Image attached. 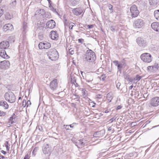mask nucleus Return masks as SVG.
I'll list each match as a JSON object with an SVG mask.
<instances>
[{
	"label": "nucleus",
	"instance_id": "nucleus-53",
	"mask_svg": "<svg viewBox=\"0 0 159 159\" xmlns=\"http://www.w3.org/2000/svg\"><path fill=\"white\" fill-rule=\"evenodd\" d=\"M120 85H121L120 83L119 82H118L116 85L117 88L118 89H119V87H120Z\"/></svg>",
	"mask_w": 159,
	"mask_h": 159
},
{
	"label": "nucleus",
	"instance_id": "nucleus-25",
	"mask_svg": "<svg viewBox=\"0 0 159 159\" xmlns=\"http://www.w3.org/2000/svg\"><path fill=\"white\" fill-rule=\"evenodd\" d=\"M152 71H156L159 69V64L158 63H156L153 66H152Z\"/></svg>",
	"mask_w": 159,
	"mask_h": 159
},
{
	"label": "nucleus",
	"instance_id": "nucleus-28",
	"mask_svg": "<svg viewBox=\"0 0 159 159\" xmlns=\"http://www.w3.org/2000/svg\"><path fill=\"white\" fill-rule=\"evenodd\" d=\"M107 98L109 102H110L112 99V97L111 96V94L110 93L107 94Z\"/></svg>",
	"mask_w": 159,
	"mask_h": 159
},
{
	"label": "nucleus",
	"instance_id": "nucleus-36",
	"mask_svg": "<svg viewBox=\"0 0 159 159\" xmlns=\"http://www.w3.org/2000/svg\"><path fill=\"white\" fill-rule=\"evenodd\" d=\"M123 65L121 64H118L117 66V69L119 71H121V68L122 67Z\"/></svg>",
	"mask_w": 159,
	"mask_h": 159
},
{
	"label": "nucleus",
	"instance_id": "nucleus-5",
	"mask_svg": "<svg viewBox=\"0 0 159 159\" xmlns=\"http://www.w3.org/2000/svg\"><path fill=\"white\" fill-rule=\"evenodd\" d=\"M142 60L145 62L150 63L152 60L151 55L148 53H144L142 54L140 57Z\"/></svg>",
	"mask_w": 159,
	"mask_h": 159
},
{
	"label": "nucleus",
	"instance_id": "nucleus-64",
	"mask_svg": "<svg viewBox=\"0 0 159 159\" xmlns=\"http://www.w3.org/2000/svg\"><path fill=\"white\" fill-rule=\"evenodd\" d=\"M104 112L105 113H107L109 112V111H108V110H106Z\"/></svg>",
	"mask_w": 159,
	"mask_h": 159
},
{
	"label": "nucleus",
	"instance_id": "nucleus-13",
	"mask_svg": "<svg viewBox=\"0 0 159 159\" xmlns=\"http://www.w3.org/2000/svg\"><path fill=\"white\" fill-rule=\"evenodd\" d=\"M9 46V42L7 41H2L0 43V48L2 49H6Z\"/></svg>",
	"mask_w": 159,
	"mask_h": 159
},
{
	"label": "nucleus",
	"instance_id": "nucleus-57",
	"mask_svg": "<svg viewBox=\"0 0 159 159\" xmlns=\"http://www.w3.org/2000/svg\"><path fill=\"white\" fill-rule=\"evenodd\" d=\"M8 141H6V142H5V146H7L8 145Z\"/></svg>",
	"mask_w": 159,
	"mask_h": 159
},
{
	"label": "nucleus",
	"instance_id": "nucleus-19",
	"mask_svg": "<svg viewBox=\"0 0 159 159\" xmlns=\"http://www.w3.org/2000/svg\"><path fill=\"white\" fill-rule=\"evenodd\" d=\"M152 28L156 31L159 32V23L154 22L151 25Z\"/></svg>",
	"mask_w": 159,
	"mask_h": 159
},
{
	"label": "nucleus",
	"instance_id": "nucleus-34",
	"mask_svg": "<svg viewBox=\"0 0 159 159\" xmlns=\"http://www.w3.org/2000/svg\"><path fill=\"white\" fill-rule=\"evenodd\" d=\"M142 78V76L137 75L134 79V80H137V81H139Z\"/></svg>",
	"mask_w": 159,
	"mask_h": 159
},
{
	"label": "nucleus",
	"instance_id": "nucleus-43",
	"mask_svg": "<svg viewBox=\"0 0 159 159\" xmlns=\"http://www.w3.org/2000/svg\"><path fill=\"white\" fill-rule=\"evenodd\" d=\"M31 104V102L30 100L27 101L26 102V107H28L29 106H30Z\"/></svg>",
	"mask_w": 159,
	"mask_h": 159
},
{
	"label": "nucleus",
	"instance_id": "nucleus-37",
	"mask_svg": "<svg viewBox=\"0 0 159 159\" xmlns=\"http://www.w3.org/2000/svg\"><path fill=\"white\" fill-rule=\"evenodd\" d=\"M82 93H83V97L85 98L87 97V95L86 94V90L85 89H83L82 90Z\"/></svg>",
	"mask_w": 159,
	"mask_h": 159
},
{
	"label": "nucleus",
	"instance_id": "nucleus-8",
	"mask_svg": "<svg viewBox=\"0 0 159 159\" xmlns=\"http://www.w3.org/2000/svg\"><path fill=\"white\" fill-rule=\"evenodd\" d=\"M51 46V43L46 41L40 42L38 45L39 48L41 49H48L50 48Z\"/></svg>",
	"mask_w": 159,
	"mask_h": 159
},
{
	"label": "nucleus",
	"instance_id": "nucleus-44",
	"mask_svg": "<svg viewBox=\"0 0 159 159\" xmlns=\"http://www.w3.org/2000/svg\"><path fill=\"white\" fill-rule=\"evenodd\" d=\"M152 66H149L147 67V70H151L152 71Z\"/></svg>",
	"mask_w": 159,
	"mask_h": 159
},
{
	"label": "nucleus",
	"instance_id": "nucleus-40",
	"mask_svg": "<svg viewBox=\"0 0 159 159\" xmlns=\"http://www.w3.org/2000/svg\"><path fill=\"white\" fill-rule=\"evenodd\" d=\"M22 106L25 107L26 105V101L25 100H23L22 101Z\"/></svg>",
	"mask_w": 159,
	"mask_h": 159
},
{
	"label": "nucleus",
	"instance_id": "nucleus-16",
	"mask_svg": "<svg viewBox=\"0 0 159 159\" xmlns=\"http://www.w3.org/2000/svg\"><path fill=\"white\" fill-rule=\"evenodd\" d=\"M4 31H6L8 30L12 31L13 29V25L11 24L5 25L3 27Z\"/></svg>",
	"mask_w": 159,
	"mask_h": 159
},
{
	"label": "nucleus",
	"instance_id": "nucleus-3",
	"mask_svg": "<svg viewBox=\"0 0 159 159\" xmlns=\"http://www.w3.org/2000/svg\"><path fill=\"white\" fill-rule=\"evenodd\" d=\"M4 97L6 101L11 103L15 102L16 99L15 95L11 91L6 93L4 95Z\"/></svg>",
	"mask_w": 159,
	"mask_h": 159
},
{
	"label": "nucleus",
	"instance_id": "nucleus-7",
	"mask_svg": "<svg viewBox=\"0 0 159 159\" xmlns=\"http://www.w3.org/2000/svg\"><path fill=\"white\" fill-rule=\"evenodd\" d=\"M144 25L143 20L142 19H138L134 21L133 26L135 28H140L143 27Z\"/></svg>",
	"mask_w": 159,
	"mask_h": 159
},
{
	"label": "nucleus",
	"instance_id": "nucleus-39",
	"mask_svg": "<svg viewBox=\"0 0 159 159\" xmlns=\"http://www.w3.org/2000/svg\"><path fill=\"white\" fill-rule=\"evenodd\" d=\"M6 114V112L0 110V116H4Z\"/></svg>",
	"mask_w": 159,
	"mask_h": 159
},
{
	"label": "nucleus",
	"instance_id": "nucleus-9",
	"mask_svg": "<svg viewBox=\"0 0 159 159\" xmlns=\"http://www.w3.org/2000/svg\"><path fill=\"white\" fill-rule=\"evenodd\" d=\"M9 61L7 60H4L0 62V67L2 69H8L10 66Z\"/></svg>",
	"mask_w": 159,
	"mask_h": 159
},
{
	"label": "nucleus",
	"instance_id": "nucleus-41",
	"mask_svg": "<svg viewBox=\"0 0 159 159\" xmlns=\"http://www.w3.org/2000/svg\"><path fill=\"white\" fill-rule=\"evenodd\" d=\"M69 52L70 53V54L71 55H73L74 53V51L72 48H71L69 49Z\"/></svg>",
	"mask_w": 159,
	"mask_h": 159
},
{
	"label": "nucleus",
	"instance_id": "nucleus-4",
	"mask_svg": "<svg viewBox=\"0 0 159 159\" xmlns=\"http://www.w3.org/2000/svg\"><path fill=\"white\" fill-rule=\"evenodd\" d=\"M136 42L140 47L144 48L148 45V41L146 39L139 37L136 39Z\"/></svg>",
	"mask_w": 159,
	"mask_h": 159
},
{
	"label": "nucleus",
	"instance_id": "nucleus-42",
	"mask_svg": "<svg viewBox=\"0 0 159 159\" xmlns=\"http://www.w3.org/2000/svg\"><path fill=\"white\" fill-rule=\"evenodd\" d=\"M16 4V1L14 0L11 3L10 5L12 6H15Z\"/></svg>",
	"mask_w": 159,
	"mask_h": 159
},
{
	"label": "nucleus",
	"instance_id": "nucleus-52",
	"mask_svg": "<svg viewBox=\"0 0 159 159\" xmlns=\"http://www.w3.org/2000/svg\"><path fill=\"white\" fill-rule=\"evenodd\" d=\"M78 2V1H76V0H73L72 2H71V4L73 5H75V4H76V2Z\"/></svg>",
	"mask_w": 159,
	"mask_h": 159
},
{
	"label": "nucleus",
	"instance_id": "nucleus-51",
	"mask_svg": "<svg viewBox=\"0 0 159 159\" xmlns=\"http://www.w3.org/2000/svg\"><path fill=\"white\" fill-rule=\"evenodd\" d=\"M76 124L75 123H74L71 125H69L70 127L71 128H73L74 127V125Z\"/></svg>",
	"mask_w": 159,
	"mask_h": 159
},
{
	"label": "nucleus",
	"instance_id": "nucleus-63",
	"mask_svg": "<svg viewBox=\"0 0 159 159\" xmlns=\"http://www.w3.org/2000/svg\"><path fill=\"white\" fill-rule=\"evenodd\" d=\"M48 1V3H49V6H50V4H51V1L50 0H47Z\"/></svg>",
	"mask_w": 159,
	"mask_h": 159
},
{
	"label": "nucleus",
	"instance_id": "nucleus-46",
	"mask_svg": "<svg viewBox=\"0 0 159 159\" xmlns=\"http://www.w3.org/2000/svg\"><path fill=\"white\" fill-rule=\"evenodd\" d=\"M116 119V117H113L109 121H110L111 123H112L113 121L115 120Z\"/></svg>",
	"mask_w": 159,
	"mask_h": 159
},
{
	"label": "nucleus",
	"instance_id": "nucleus-11",
	"mask_svg": "<svg viewBox=\"0 0 159 159\" xmlns=\"http://www.w3.org/2000/svg\"><path fill=\"white\" fill-rule=\"evenodd\" d=\"M58 87L57 80L54 79L51 81L50 83L49 87L52 90H54L57 88Z\"/></svg>",
	"mask_w": 159,
	"mask_h": 159
},
{
	"label": "nucleus",
	"instance_id": "nucleus-56",
	"mask_svg": "<svg viewBox=\"0 0 159 159\" xmlns=\"http://www.w3.org/2000/svg\"><path fill=\"white\" fill-rule=\"evenodd\" d=\"M1 152L2 153V154H4V155L6 154V152L5 151H4V150H2L1 151Z\"/></svg>",
	"mask_w": 159,
	"mask_h": 159
},
{
	"label": "nucleus",
	"instance_id": "nucleus-38",
	"mask_svg": "<svg viewBox=\"0 0 159 159\" xmlns=\"http://www.w3.org/2000/svg\"><path fill=\"white\" fill-rule=\"evenodd\" d=\"M4 10L2 8L0 7V17H1L3 14Z\"/></svg>",
	"mask_w": 159,
	"mask_h": 159
},
{
	"label": "nucleus",
	"instance_id": "nucleus-33",
	"mask_svg": "<svg viewBox=\"0 0 159 159\" xmlns=\"http://www.w3.org/2000/svg\"><path fill=\"white\" fill-rule=\"evenodd\" d=\"M75 26V24L72 22H70L69 24V28L71 30H72L73 27Z\"/></svg>",
	"mask_w": 159,
	"mask_h": 159
},
{
	"label": "nucleus",
	"instance_id": "nucleus-45",
	"mask_svg": "<svg viewBox=\"0 0 159 159\" xmlns=\"http://www.w3.org/2000/svg\"><path fill=\"white\" fill-rule=\"evenodd\" d=\"M122 107V106L121 105H119L118 106L116 107V110H118L121 109Z\"/></svg>",
	"mask_w": 159,
	"mask_h": 159
},
{
	"label": "nucleus",
	"instance_id": "nucleus-59",
	"mask_svg": "<svg viewBox=\"0 0 159 159\" xmlns=\"http://www.w3.org/2000/svg\"><path fill=\"white\" fill-rule=\"evenodd\" d=\"M101 95H97L96 96V98H101Z\"/></svg>",
	"mask_w": 159,
	"mask_h": 159
},
{
	"label": "nucleus",
	"instance_id": "nucleus-14",
	"mask_svg": "<svg viewBox=\"0 0 159 159\" xmlns=\"http://www.w3.org/2000/svg\"><path fill=\"white\" fill-rule=\"evenodd\" d=\"M83 10L80 7L74 8L72 10L73 13L76 16L80 15L83 12Z\"/></svg>",
	"mask_w": 159,
	"mask_h": 159
},
{
	"label": "nucleus",
	"instance_id": "nucleus-35",
	"mask_svg": "<svg viewBox=\"0 0 159 159\" xmlns=\"http://www.w3.org/2000/svg\"><path fill=\"white\" fill-rule=\"evenodd\" d=\"M108 7L109 9L110 10V13H111L112 12V6L111 4H109L108 5Z\"/></svg>",
	"mask_w": 159,
	"mask_h": 159
},
{
	"label": "nucleus",
	"instance_id": "nucleus-26",
	"mask_svg": "<svg viewBox=\"0 0 159 159\" xmlns=\"http://www.w3.org/2000/svg\"><path fill=\"white\" fill-rule=\"evenodd\" d=\"M111 30L113 32L115 31H117L118 30V25H112L110 27Z\"/></svg>",
	"mask_w": 159,
	"mask_h": 159
},
{
	"label": "nucleus",
	"instance_id": "nucleus-54",
	"mask_svg": "<svg viewBox=\"0 0 159 159\" xmlns=\"http://www.w3.org/2000/svg\"><path fill=\"white\" fill-rule=\"evenodd\" d=\"M38 149V147H35L33 150L32 153H34V152H36Z\"/></svg>",
	"mask_w": 159,
	"mask_h": 159
},
{
	"label": "nucleus",
	"instance_id": "nucleus-27",
	"mask_svg": "<svg viewBox=\"0 0 159 159\" xmlns=\"http://www.w3.org/2000/svg\"><path fill=\"white\" fill-rule=\"evenodd\" d=\"M154 15L156 19L158 20H159V10L154 11Z\"/></svg>",
	"mask_w": 159,
	"mask_h": 159
},
{
	"label": "nucleus",
	"instance_id": "nucleus-24",
	"mask_svg": "<svg viewBox=\"0 0 159 159\" xmlns=\"http://www.w3.org/2000/svg\"><path fill=\"white\" fill-rule=\"evenodd\" d=\"M150 5L155 6L159 2V0H149Z\"/></svg>",
	"mask_w": 159,
	"mask_h": 159
},
{
	"label": "nucleus",
	"instance_id": "nucleus-55",
	"mask_svg": "<svg viewBox=\"0 0 159 159\" xmlns=\"http://www.w3.org/2000/svg\"><path fill=\"white\" fill-rule=\"evenodd\" d=\"M87 27L89 29L92 28L93 27V25H87Z\"/></svg>",
	"mask_w": 159,
	"mask_h": 159
},
{
	"label": "nucleus",
	"instance_id": "nucleus-31",
	"mask_svg": "<svg viewBox=\"0 0 159 159\" xmlns=\"http://www.w3.org/2000/svg\"><path fill=\"white\" fill-rule=\"evenodd\" d=\"M124 78L126 80L128 81H129L130 82L132 81V80L131 78L130 77L129 75H124Z\"/></svg>",
	"mask_w": 159,
	"mask_h": 159
},
{
	"label": "nucleus",
	"instance_id": "nucleus-12",
	"mask_svg": "<svg viewBox=\"0 0 159 159\" xmlns=\"http://www.w3.org/2000/svg\"><path fill=\"white\" fill-rule=\"evenodd\" d=\"M50 37L52 40H57L58 38V34L56 31H52L50 34Z\"/></svg>",
	"mask_w": 159,
	"mask_h": 159
},
{
	"label": "nucleus",
	"instance_id": "nucleus-62",
	"mask_svg": "<svg viewBox=\"0 0 159 159\" xmlns=\"http://www.w3.org/2000/svg\"><path fill=\"white\" fill-rule=\"evenodd\" d=\"M133 86L132 85L130 86L129 87V90L131 89H132V88H133Z\"/></svg>",
	"mask_w": 159,
	"mask_h": 159
},
{
	"label": "nucleus",
	"instance_id": "nucleus-30",
	"mask_svg": "<svg viewBox=\"0 0 159 159\" xmlns=\"http://www.w3.org/2000/svg\"><path fill=\"white\" fill-rule=\"evenodd\" d=\"M73 99L74 100H76L77 101H79L80 98V96L76 94H73L72 96Z\"/></svg>",
	"mask_w": 159,
	"mask_h": 159
},
{
	"label": "nucleus",
	"instance_id": "nucleus-17",
	"mask_svg": "<svg viewBox=\"0 0 159 159\" xmlns=\"http://www.w3.org/2000/svg\"><path fill=\"white\" fill-rule=\"evenodd\" d=\"M83 139L78 140L75 142V145L78 148H80L84 145L85 143L83 142Z\"/></svg>",
	"mask_w": 159,
	"mask_h": 159
},
{
	"label": "nucleus",
	"instance_id": "nucleus-48",
	"mask_svg": "<svg viewBox=\"0 0 159 159\" xmlns=\"http://www.w3.org/2000/svg\"><path fill=\"white\" fill-rule=\"evenodd\" d=\"M30 157L29 156V155L27 154L25 156L24 159H30Z\"/></svg>",
	"mask_w": 159,
	"mask_h": 159
},
{
	"label": "nucleus",
	"instance_id": "nucleus-23",
	"mask_svg": "<svg viewBox=\"0 0 159 159\" xmlns=\"http://www.w3.org/2000/svg\"><path fill=\"white\" fill-rule=\"evenodd\" d=\"M49 148L48 146V145L47 144L45 146H44L43 148V153L45 154H48L49 152Z\"/></svg>",
	"mask_w": 159,
	"mask_h": 159
},
{
	"label": "nucleus",
	"instance_id": "nucleus-20",
	"mask_svg": "<svg viewBox=\"0 0 159 159\" xmlns=\"http://www.w3.org/2000/svg\"><path fill=\"white\" fill-rule=\"evenodd\" d=\"M0 56L4 59H8L9 58V57L7 54L4 50H1L0 52Z\"/></svg>",
	"mask_w": 159,
	"mask_h": 159
},
{
	"label": "nucleus",
	"instance_id": "nucleus-15",
	"mask_svg": "<svg viewBox=\"0 0 159 159\" xmlns=\"http://www.w3.org/2000/svg\"><path fill=\"white\" fill-rule=\"evenodd\" d=\"M46 25L47 28L53 29L55 26V22L53 20H51L47 22Z\"/></svg>",
	"mask_w": 159,
	"mask_h": 159
},
{
	"label": "nucleus",
	"instance_id": "nucleus-22",
	"mask_svg": "<svg viewBox=\"0 0 159 159\" xmlns=\"http://www.w3.org/2000/svg\"><path fill=\"white\" fill-rule=\"evenodd\" d=\"M16 116L14 113H13L11 117L8 119V123L12 124L15 122Z\"/></svg>",
	"mask_w": 159,
	"mask_h": 159
},
{
	"label": "nucleus",
	"instance_id": "nucleus-2",
	"mask_svg": "<svg viewBox=\"0 0 159 159\" xmlns=\"http://www.w3.org/2000/svg\"><path fill=\"white\" fill-rule=\"evenodd\" d=\"M48 58L52 61H56L59 57V54L57 50L54 49H51L47 52Z\"/></svg>",
	"mask_w": 159,
	"mask_h": 159
},
{
	"label": "nucleus",
	"instance_id": "nucleus-47",
	"mask_svg": "<svg viewBox=\"0 0 159 159\" xmlns=\"http://www.w3.org/2000/svg\"><path fill=\"white\" fill-rule=\"evenodd\" d=\"M64 25L65 26H68V23L67 22V20L65 19L64 20Z\"/></svg>",
	"mask_w": 159,
	"mask_h": 159
},
{
	"label": "nucleus",
	"instance_id": "nucleus-61",
	"mask_svg": "<svg viewBox=\"0 0 159 159\" xmlns=\"http://www.w3.org/2000/svg\"><path fill=\"white\" fill-rule=\"evenodd\" d=\"M0 159H1V158H2V159H3L4 158H5V157L3 156H2V155H1L0 156Z\"/></svg>",
	"mask_w": 159,
	"mask_h": 159
},
{
	"label": "nucleus",
	"instance_id": "nucleus-49",
	"mask_svg": "<svg viewBox=\"0 0 159 159\" xmlns=\"http://www.w3.org/2000/svg\"><path fill=\"white\" fill-rule=\"evenodd\" d=\"M113 63H114L115 65L117 66L118 65V62L117 61H113Z\"/></svg>",
	"mask_w": 159,
	"mask_h": 159
},
{
	"label": "nucleus",
	"instance_id": "nucleus-10",
	"mask_svg": "<svg viewBox=\"0 0 159 159\" xmlns=\"http://www.w3.org/2000/svg\"><path fill=\"white\" fill-rule=\"evenodd\" d=\"M150 105L152 106L157 107L159 105V97L152 98L150 100Z\"/></svg>",
	"mask_w": 159,
	"mask_h": 159
},
{
	"label": "nucleus",
	"instance_id": "nucleus-29",
	"mask_svg": "<svg viewBox=\"0 0 159 159\" xmlns=\"http://www.w3.org/2000/svg\"><path fill=\"white\" fill-rule=\"evenodd\" d=\"M49 7L50 8V10H51L53 12L56 13L57 15H59V14L57 12L56 9H55L50 4V6H49Z\"/></svg>",
	"mask_w": 159,
	"mask_h": 159
},
{
	"label": "nucleus",
	"instance_id": "nucleus-58",
	"mask_svg": "<svg viewBox=\"0 0 159 159\" xmlns=\"http://www.w3.org/2000/svg\"><path fill=\"white\" fill-rule=\"evenodd\" d=\"M5 147L6 148L7 150L9 151V150L10 147L8 146V145L7 146H6Z\"/></svg>",
	"mask_w": 159,
	"mask_h": 159
},
{
	"label": "nucleus",
	"instance_id": "nucleus-18",
	"mask_svg": "<svg viewBox=\"0 0 159 159\" xmlns=\"http://www.w3.org/2000/svg\"><path fill=\"white\" fill-rule=\"evenodd\" d=\"M104 134V130H101L99 131L95 132L93 134V136L94 137L100 138L103 136Z\"/></svg>",
	"mask_w": 159,
	"mask_h": 159
},
{
	"label": "nucleus",
	"instance_id": "nucleus-32",
	"mask_svg": "<svg viewBox=\"0 0 159 159\" xmlns=\"http://www.w3.org/2000/svg\"><path fill=\"white\" fill-rule=\"evenodd\" d=\"M38 13L41 16H43L45 13V11L43 9H40Z\"/></svg>",
	"mask_w": 159,
	"mask_h": 159
},
{
	"label": "nucleus",
	"instance_id": "nucleus-60",
	"mask_svg": "<svg viewBox=\"0 0 159 159\" xmlns=\"http://www.w3.org/2000/svg\"><path fill=\"white\" fill-rule=\"evenodd\" d=\"M111 129H112V128L111 126V127H109L108 128V131H111Z\"/></svg>",
	"mask_w": 159,
	"mask_h": 159
},
{
	"label": "nucleus",
	"instance_id": "nucleus-6",
	"mask_svg": "<svg viewBox=\"0 0 159 159\" xmlns=\"http://www.w3.org/2000/svg\"><path fill=\"white\" fill-rule=\"evenodd\" d=\"M130 10L132 18L137 17L139 14L137 7L135 5H133L130 7Z\"/></svg>",
	"mask_w": 159,
	"mask_h": 159
},
{
	"label": "nucleus",
	"instance_id": "nucleus-21",
	"mask_svg": "<svg viewBox=\"0 0 159 159\" xmlns=\"http://www.w3.org/2000/svg\"><path fill=\"white\" fill-rule=\"evenodd\" d=\"M0 106L3 107L5 109H6L8 108V105L7 102L4 101H0Z\"/></svg>",
	"mask_w": 159,
	"mask_h": 159
},
{
	"label": "nucleus",
	"instance_id": "nucleus-1",
	"mask_svg": "<svg viewBox=\"0 0 159 159\" xmlns=\"http://www.w3.org/2000/svg\"><path fill=\"white\" fill-rule=\"evenodd\" d=\"M86 61L89 62H93L96 59L95 53L91 50L89 49L86 51L84 57Z\"/></svg>",
	"mask_w": 159,
	"mask_h": 159
},
{
	"label": "nucleus",
	"instance_id": "nucleus-50",
	"mask_svg": "<svg viewBox=\"0 0 159 159\" xmlns=\"http://www.w3.org/2000/svg\"><path fill=\"white\" fill-rule=\"evenodd\" d=\"M64 126H65L66 127H65V129H66V130H71V129H70L69 128L70 126H69V125H64Z\"/></svg>",
	"mask_w": 159,
	"mask_h": 159
}]
</instances>
